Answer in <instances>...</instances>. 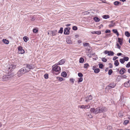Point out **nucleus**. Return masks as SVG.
<instances>
[{"label":"nucleus","instance_id":"1","mask_svg":"<svg viewBox=\"0 0 130 130\" xmlns=\"http://www.w3.org/2000/svg\"><path fill=\"white\" fill-rule=\"evenodd\" d=\"M107 110L106 107L104 106L98 107L96 108H92L90 111L91 113H93L95 114H97L99 113L104 112Z\"/></svg>","mask_w":130,"mask_h":130},{"label":"nucleus","instance_id":"2","mask_svg":"<svg viewBox=\"0 0 130 130\" xmlns=\"http://www.w3.org/2000/svg\"><path fill=\"white\" fill-rule=\"evenodd\" d=\"M58 65L56 64L53 66L52 67V73L54 74L55 73L56 75L60 73L61 71L60 67L59 66H58Z\"/></svg>","mask_w":130,"mask_h":130},{"label":"nucleus","instance_id":"3","mask_svg":"<svg viewBox=\"0 0 130 130\" xmlns=\"http://www.w3.org/2000/svg\"><path fill=\"white\" fill-rule=\"evenodd\" d=\"M28 72V70L26 69L25 68H23L19 70L18 72V75L19 77H21L23 75Z\"/></svg>","mask_w":130,"mask_h":130},{"label":"nucleus","instance_id":"4","mask_svg":"<svg viewBox=\"0 0 130 130\" xmlns=\"http://www.w3.org/2000/svg\"><path fill=\"white\" fill-rule=\"evenodd\" d=\"M116 86V84L114 82H112L107 86L106 89L107 90H109L111 88H114Z\"/></svg>","mask_w":130,"mask_h":130},{"label":"nucleus","instance_id":"5","mask_svg":"<svg viewBox=\"0 0 130 130\" xmlns=\"http://www.w3.org/2000/svg\"><path fill=\"white\" fill-rule=\"evenodd\" d=\"M18 53L21 54H23L25 53L24 50L23 49V47L21 46H19L18 47Z\"/></svg>","mask_w":130,"mask_h":130},{"label":"nucleus","instance_id":"6","mask_svg":"<svg viewBox=\"0 0 130 130\" xmlns=\"http://www.w3.org/2000/svg\"><path fill=\"white\" fill-rule=\"evenodd\" d=\"M104 53L105 54H108V56H112L113 55L114 53L113 52L110 51H108L107 50H105L104 52Z\"/></svg>","mask_w":130,"mask_h":130},{"label":"nucleus","instance_id":"7","mask_svg":"<svg viewBox=\"0 0 130 130\" xmlns=\"http://www.w3.org/2000/svg\"><path fill=\"white\" fill-rule=\"evenodd\" d=\"M70 28L69 27L66 28L64 30V34L65 35H69L70 33Z\"/></svg>","mask_w":130,"mask_h":130},{"label":"nucleus","instance_id":"8","mask_svg":"<svg viewBox=\"0 0 130 130\" xmlns=\"http://www.w3.org/2000/svg\"><path fill=\"white\" fill-rule=\"evenodd\" d=\"M78 75L80 77L77 79V80L75 82L76 83L77 82L79 83L81 82V73H79L78 74Z\"/></svg>","mask_w":130,"mask_h":130},{"label":"nucleus","instance_id":"9","mask_svg":"<svg viewBox=\"0 0 130 130\" xmlns=\"http://www.w3.org/2000/svg\"><path fill=\"white\" fill-rule=\"evenodd\" d=\"M25 68L26 69H27L28 70V71H29L30 69H33V67L32 66H31L29 64H26V67Z\"/></svg>","mask_w":130,"mask_h":130},{"label":"nucleus","instance_id":"10","mask_svg":"<svg viewBox=\"0 0 130 130\" xmlns=\"http://www.w3.org/2000/svg\"><path fill=\"white\" fill-rule=\"evenodd\" d=\"M65 61L66 60L65 59H62L58 63H57L56 64H57V65H62L64 63Z\"/></svg>","mask_w":130,"mask_h":130},{"label":"nucleus","instance_id":"11","mask_svg":"<svg viewBox=\"0 0 130 130\" xmlns=\"http://www.w3.org/2000/svg\"><path fill=\"white\" fill-rule=\"evenodd\" d=\"M9 79V77H8L7 75H4L1 79V80L3 81H6L8 80Z\"/></svg>","mask_w":130,"mask_h":130},{"label":"nucleus","instance_id":"12","mask_svg":"<svg viewBox=\"0 0 130 130\" xmlns=\"http://www.w3.org/2000/svg\"><path fill=\"white\" fill-rule=\"evenodd\" d=\"M124 86L126 87H130V80L126 82H125L124 84Z\"/></svg>","mask_w":130,"mask_h":130},{"label":"nucleus","instance_id":"13","mask_svg":"<svg viewBox=\"0 0 130 130\" xmlns=\"http://www.w3.org/2000/svg\"><path fill=\"white\" fill-rule=\"evenodd\" d=\"M50 33L52 36H55L57 34V31L56 30L51 31H50Z\"/></svg>","mask_w":130,"mask_h":130},{"label":"nucleus","instance_id":"14","mask_svg":"<svg viewBox=\"0 0 130 130\" xmlns=\"http://www.w3.org/2000/svg\"><path fill=\"white\" fill-rule=\"evenodd\" d=\"M126 70L124 68H121L119 71L120 74H124L126 72Z\"/></svg>","mask_w":130,"mask_h":130},{"label":"nucleus","instance_id":"15","mask_svg":"<svg viewBox=\"0 0 130 130\" xmlns=\"http://www.w3.org/2000/svg\"><path fill=\"white\" fill-rule=\"evenodd\" d=\"M118 42L119 43L120 45H122L123 43V39L118 38Z\"/></svg>","mask_w":130,"mask_h":130},{"label":"nucleus","instance_id":"16","mask_svg":"<svg viewBox=\"0 0 130 130\" xmlns=\"http://www.w3.org/2000/svg\"><path fill=\"white\" fill-rule=\"evenodd\" d=\"M16 66L14 65H11L10 66V67L9 68V69H10V70H12L13 69H14L15 68Z\"/></svg>","mask_w":130,"mask_h":130},{"label":"nucleus","instance_id":"17","mask_svg":"<svg viewBox=\"0 0 130 130\" xmlns=\"http://www.w3.org/2000/svg\"><path fill=\"white\" fill-rule=\"evenodd\" d=\"M2 41L5 44H8L9 43V41L5 39H3Z\"/></svg>","mask_w":130,"mask_h":130},{"label":"nucleus","instance_id":"18","mask_svg":"<svg viewBox=\"0 0 130 130\" xmlns=\"http://www.w3.org/2000/svg\"><path fill=\"white\" fill-rule=\"evenodd\" d=\"M94 20L96 22H98L100 21L99 18L97 17H95L94 18Z\"/></svg>","mask_w":130,"mask_h":130},{"label":"nucleus","instance_id":"19","mask_svg":"<svg viewBox=\"0 0 130 130\" xmlns=\"http://www.w3.org/2000/svg\"><path fill=\"white\" fill-rule=\"evenodd\" d=\"M112 30L113 32L116 34L118 36L119 35V33L117 29H113Z\"/></svg>","mask_w":130,"mask_h":130},{"label":"nucleus","instance_id":"20","mask_svg":"<svg viewBox=\"0 0 130 130\" xmlns=\"http://www.w3.org/2000/svg\"><path fill=\"white\" fill-rule=\"evenodd\" d=\"M82 108H90V105H82Z\"/></svg>","mask_w":130,"mask_h":130},{"label":"nucleus","instance_id":"21","mask_svg":"<svg viewBox=\"0 0 130 130\" xmlns=\"http://www.w3.org/2000/svg\"><path fill=\"white\" fill-rule=\"evenodd\" d=\"M86 98H88V100L86 99L85 101L86 102H87L89 100H92V96L91 95H90L89 96H88Z\"/></svg>","mask_w":130,"mask_h":130},{"label":"nucleus","instance_id":"22","mask_svg":"<svg viewBox=\"0 0 130 130\" xmlns=\"http://www.w3.org/2000/svg\"><path fill=\"white\" fill-rule=\"evenodd\" d=\"M103 18L105 19H107L108 18H109L110 17L108 15H103Z\"/></svg>","mask_w":130,"mask_h":130},{"label":"nucleus","instance_id":"23","mask_svg":"<svg viewBox=\"0 0 130 130\" xmlns=\"http://www.w3.org/2000/svg\"><path fill=\"white\" fill-rule=\"evenodd\" d=\"M114 4L115 6H117L121 4V3L119 2L116 1L114 2Z\"/></svg>","mask_w":130,"mask_h":130},{"label":"nucleus","instance_id":"24","mask_svg":"<svg viewBox=\"0 0 130 130\" xmlns=\"http://www.w3.org/2000/svg\"><path fill=\"white\" fill-rule=\"evenodd\" d=\"M119 64V63L118 62V60H116L114 62V65L116 66H118Z\"/></svg>","mask_w":130,"mask_h":130},{"label":"nucleus","instance_id":"25","mask_svg":"<svg viewBox=\"0 0 130 130\" xmlns=\"http://www.w3.org/2000/svg\"><path fill=\"white\" fill-rule=\"evenodd\" d=\"M61 74V75L63 77H66L67 75V73L65 72H63Z\"/></svg>","mask_w":130,"mask_h":130},{"label":"nucleus","instance_id":"26","mask_svg":"<svg viewBox=\"0 0 130 130\" xmlns=\"http://www.w3.org/2000/svg\"><path fill=\"white\" fill-rule=\"evenodd\" d=\"M83 44L85 47L89 46L90 45L89 43H83Z\"/></svg>","mask_w":130,"mask_h":130},{"label":"nucleus","instance_id":"27","mask_svg":"<svg viewBox=\"0 0 130 130\" xmlns=\"http://www.w3.org/2000/svg\"><path fill=\"white\" fill-rule=\"evenodd\" d=\"M125 35L127 37H129L130 36V34L128 31H125Z\"/></svg>","mask_w":130,"mask_h":130},{"label":"nucleus","instance_id":"28","mask_svg":"<svg viewBox=\"0 0 130 130\" xmlns=\"http://www.w3.org/2000/svg\"><path fill=\"white\" fill-rule=\"evenodd\" d=\"M100 70L99 68H96L94 70V72L96 73H98L100 71Z\"/></svg>","mask_w":130,"mask_h":130},{"label":"nucleus","instance_id":"29","mask_svg":"<svg viewBox=\"0 0 130 130\" xmlns=\"http://www.w3.org/2000/svg\"><path fill=\"white\" fill-rule=\"evenodd\" d=\"M89 13L88 11H85L82 12V15H88Z\"/></svg>","mask_w":130,"mask_h":130},{"label":"nucleus","instance_id":"30","mask_svg":"<svg viewBox=\"0 0 130 130\" xmlns=\"http://www.w3.org/2000/svg\"><path fill=\"white\" fill-rule=\"evenodd\" d=\"M23 39L24 41L25 42H26L28 40V38L26 36H24L23 37Z\"/></svg>","mask_w":130,"mask_h":130},{"label":"nucleus","instance_id":"31","mask_svg":"<svg viewBox=\"0 0 130 130\" xmlns=\"http://www.w3.org/2000/svg\"><path fill=\"white\" fill-rule=\"evenodd\" d=\"M113 72V71L112 70L110 69L108 71V74L109 75H110Z\"/></svg>","mask_w":130,"mask_h":130},{"label":"nucleus","instance_id":"32","mask_svg":"<svg viewBox=\"0 0 130 130\" xmlns=\"http://www.w3.org/2000/svg\"><path fill=\"white\" fill-rule=\"evenodd\" d=\"M66 42L68 44H71L72 43L71 41L69 39H67L66 40Z\"/></svg>","mask_w":130,"mask_h":130},{"label":"nucleus","instance_id":"33","mask_svg":"<svg viewBox=\"0 0 130 130\" xmlns=\"http://www.w3.org/2000/svg\"><path fill=\"white\" fill-rule=\"evenodd\" d=\"M124 59V61H127L129 60V58L127 57H124L123 58Z\"/></svg>","mask_w":130,"mask_h":130},{"label":"nucleus","instance_id":"34","mask_svg":"<svg viewBox=\"0 0 130 130\" xmlns=\"http://www.w3.org/2000/svg\"><path fill=\"white\" fill-rule=\"evenodd\" d=\"M102 60L103 62H105L107 61V59L103 57L102 58Z\"/></svg>","mask_w":130,"mask_h":130},{"label":"nucleus","instance_id":"35","mask_svg":"<svg viewBox=\"0 0 130 130\" xmlns=\"http://www.w3.org/2000/svg\"><path fill=\"white\" fill-rule=\"evenodd\" d=\"M120 61L122 64H123L125 62L123 58L120 59Z\"/></svg>","mask_w":130,"mask_h":130},{"label":"nucleus","instance_id":"36","mask_svg":"<svg viewBox=\"0 0 130 130\" xmlns=\"http://www.w3.org/2000/svg\"><path fill=\"white\" fill-rule=\"evenodd\" d=\"M89 65L88 63H86L84 64V67L85 68H87L89 67Z\"/></svg>","mask_w":130,"mask_h":130},{"label":"nucleus","instance_id":"37","mask_svg":"<svg viewBox=\"0 0 130 130\" xmlns=\"http://www.w3.org/2000/svg\"><path fill=\"white\" fill-rule=\"evenodd\" d=\"M63 29L62 28H61L58 32L59 33L62 34L63 31Z\"/></svg>","mask_w":130,"mask_h":130},{"label":"nucleus","instance_id":"38","mask_svg":"<svg viewBox=\"0 0 130 130\" xmlns=\"http://www.w3.org/2000/svg\"><path fill=\"white\" fill-rule=\"evenodd\" d=\"M107 128L108 130H112V127L110 126H108L107 127Z\"/></svg>","mask_w":130,"mask_h":130},{"label":"nucleus","instance_id":"39","mask_svg":"<svg viewBox=\"0 0 130 130\" xmlns=\"http://www.w3.org/2000/svg\"><path fill=\"white\" fill-rule=\"evenodd\" d=\"M38 31V29L37 28H34L33 29V31L34 33H36Z\"/></svg>","mask_w":130,"mask_h":130},{"label":"nucleus","instance_id":"40","mask_svg":"<svg viewBox=\"0 0 130 130\" xmlns=\"http://www.w3.org/2000/svg\"><path fill=\"white\" fill-rule=\"evenodd\" d=\"M99 68L100 69H102L103 68V64L101 63L99 64Z\"/></svg>","mask_w":130,"mask_h":130},{"label":"nucleus","instance_id":"41","mask_svg":"<svg viewBox=\"0 0 130 130\" xmlns=\"http://www.w3.org/2000/svg\"><path fill=\"white\" fill-rule=\"evenodd\" d=\"M111 36V34H107L106 36H105L104 38H106L108 37L109 36Z\"/></svg>","mask_w":130,"mask_h":130},{"label":"nucleus","instance_id":"42","mask_svg":"<svg viewBox=\"0 0 130 130\" xmlns=\"http://www.w3.org/2000/svg\"><path fill=\"white\" fill-rule=\"evenodd\" d=\"M126 67L127 68H129L130 67V62H128L126 65Z\"/></svg>","mask_w":130,"mask_h":130},{"label":"nucleus","instance_id":"43","mask_svg":"<svg viewBox=\"0 0 130 130\" xmlns=\"http://www.w3.org/2000/svg\"><path fill=\"white\" fill-rule=\"evenodd\" d=\"M44 77L45 79H47L48 77V74H45L44 75Z\"/></svg>","mask_w":130,"mask_h":130},{"label":"nucleus","instance_id":"44","mask_svg":"<svg viewBox=\"0 0 130 130\" xmlns=\"http://www.w3.org/2000/svg\"><path fill=\"white\" fill-rule=\"evenodd\" d=\"M129 121L127 120H125L124 121V123L125 125H126L129 122Z\"/></svg>","mask_w":130,"mask_h":130},{"label":"nucleus","instance_id":"45","mask_svg":"<svg viewBox=\"0 0 130 130\" xmlns=\"http://www.w3.org/2000/svg\"><path fill=\"white\" fill-rule=\"evenodd\" d=\"M72 29L73 30H76L77 29V27L74 26L73 27Z\"/></svg>","mask_w":130,"mask_h":130},{"label":"nucleus","instance_id":"46","mask_svg":"<svg viewBox=\"0 0 130 130\" xmlns=\"http://www.w3.org/2000/svg\"><path fill=\"white\" fill-rule=\"evenodd\" d=\"M127 76L125 75H122L121 76V78H126L127 77Z\"/></svg>","mask_w":130,"mask_h":130},{"label":"nucleus","instance_id":"47","mask_svg":"<svg viewBox=\"0 0 130 130\" xmlns=\"http://www.w3.org/2000/svg\"><path fill=\"white\" fill-rule=\"evenodd\" d=\"M116 45L117 47V48L118 49H120L121 48V46L118 43H117Z\"/></svg>","mask_w":130,"mask_h":130},{"label":"nucleus","instance_id":"48","mask_svg":"<svg viewBox=\"0 0 130 130\" xmlns=\"http://www.w3.org/2000/svg\"><path fill=\"white\" fill-rule=\"evenodd\" d=\"M111 31L110 30L107 29L105 31V33H109Z\"/></svg>","mask_w":130,"mask_h":130},{"label":"nucleus","instance_id":"49","mask_svg":"<svg viewBox=\"0 0 130 130\" xmlns=\"http://www.w3.org/2000/svg\"><path fill=\"white\" fill-rule=\"evenodd\" d=\"M109 67L110 68H112L113 67V66H112V64L111 63H109Z\"/></svg>","mask_w":130,"mask_h":130},{"label":"nucleus","instance_id":"50","mask_svg":"<svg viewBox=\"0 0 130 130\" xmlns=\"http://www.w3.org/2000/svg\"><path fill=\"white\" fill-rule=\"evenodd\" d=\"M95 34H96L98 35H100L101 34V31H96Z\"/></svg>","mask_w":130,"mask_h":130},{"label":"nucleus","instance_id":"51","mask_svg":"<svg viewBox=\"0 0 130 130\" xmlns=\"http://www.w3.org/2000/svg\"><path fill=\"white\" fill-rule=\"evenodd\" d=\"M115 25V23H114L113 24H110L109 25V27H113V26L114 25Z\"/></svg>","mask_w":130,"mask_h":130},{"label":"nucleus","instance_id":"52","mask_svg":"<svg viewBox=\"0 0 130 130\" xmlns=\"http://www.w3.org/2000/svg\"><path fill=\"white\" fill-rule=\"evenodd\" d=\"M118 58V57L117 56H114L113 58V60H116Z\"/></svg>","mask_w":130,"mask_h":130},{"label":"nucleus","instance_id":"53","mask_svg":"<svg viewBox=\"0 0 130 130\" xmlns=\"http://www.w3.org/2000/svg\"><path fill=\"white\" fill-rule=\"evenodd\" d=\"M70 82H72L73 83L74 82V79H73V78H71L70 79Z\"/></svg>","mask_w":130,"mask_h":130},{"label":"nucleus","instance_id":"54","mask_svg":"<svg viewBox=\"0 0 130 130\" xmlns=\"http://www.w3.org/2000/svg\"><path fill=\"white\" fill-rule=\"evenodd\" d=\"M118 115H119V117H122L123 116V115L122 114H121V113H119L118 114Z\"/></svg>","mask_w":130,"mask_h":130},{"label":"nucleus","instance_id":"55","mask_svg":"<svg viewBox=\"0 0 130 130\" xmlns=\"http://www.w3.org/2000/svg\"><path fill=\"white\" fill-rule=\"evenodd\" d=\"M59 80L60 81H62L63 80V78L61 77H59Z\"/></svg>","mask_w":130,"mask_h":130},{"label":"nucleus","instance_id":"56","mask_svg":"<svg viewBox=\"0 0 130 130\" xmlns=\"http://www.w3.org/2000/svg\"><path fill=\"white\" fill-rule=\"evenodd\" d=\"M88 116L90 118H91L92 117V116L90 114H89L88 115Z\"/></svg>","mask_w":130,"mask_h":130},{"label":"nucleus","instance_id":"57","mask_svg":"<svg viewBox=\"0 0 130 130\" xmlns=\"http://www.w3.org/2000/svg\"><path fill=\"white\" fill-rule=\"evenodd\" d=\"M122 55V54L121 53H119L117 54V55L118 56H121Z\"/></svg>","mask_w":130,"mask_h":130},{"label":"nucleus","instance_id":"58","mask_svg":"<svg viewBox=\"0 0 130 130\" xmlns=\"http://www.w3.org/2000/svg\"><path fill=\"white\" fill-rule=\"evenodd\" d=\"M101 1H102V2L103 3H106V2H104V1H105L106 0H100Z\"/></svg>","mask_w":130,"mask_h":130},{"label":"nucleus","instance_id":"59","mask_svg":"<svg viewBox=\"0 0 130 130\" xmlns=\"http://www.w3.org/2000/svg\"><path fill=\"white\" fill-rule=\"evenodd\" d=\"M91 33L93 34H95L96 31H92L91 32Z\"/></svg>","mask_w":130,"mask_h":130},{"label":"nucleus","instance_id":"60","mask_svg":"<svg viewBox=\"0 0 130 130\" xmlns=\"http://www.w3.org/2000/svg\"><path fill=\"white\" fill-rule=\"evenodd\" d=\"M78 42L79 43H80L81 42V41L80 40H79L78 41Z\"/></svg>","mask_w":130,"mask_h":130},{"label":"nucleus","instance_id":"61","mask_svg":"<svg viewBox=\"0 0 130 130\" xmlns=\"http://www.w3.org/2000/svg\"><path fill=\"white\" fill-rule=\"evenodd\" d=\"M79 62L80 63H81V57L80 58L79 60Z\"/></svg>","mask_w":130,"mask_h":130},{"label":"nucleus","instance_id":"62","mask_svg":"<svg viewBox=\"0 0 130 130\" xmlns=\"http://www.w3.org/2000/svg\"><path fill=\"white\" fill-rule=\"evenodd\" d=\"M70 25H71V24H68L67 25H66V26H70Z\"/></svg>","mask_w":130,"mask_h":130},{"label":"nucleus","instance_id":"63","mask_svg":"<svg viewBox=\"0 0 130 130\" xmlns=\"http://www.w3.org/2000/svg\"><path fill=\"white\" fill-rule=\"evenodd\" d=\"M84 61V60L83 58L82 57V63Z\"/></svg>","mask_w":130,"mask_h":130},{"label":"nucleus","instance_id":"64","mask_svg":"<svg viewBox=\"0 0 130 130\" xmlns=\"http://www.w3.org/2000/svg\"><path fill=\"white\" fill-rule=\"evenodd\" d=\"M128 72L129 73H130V69H129L128 70Z\"/></svg>","mask_w":130,"mask_h":130}]
</instances>
